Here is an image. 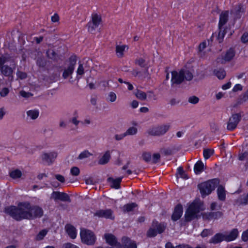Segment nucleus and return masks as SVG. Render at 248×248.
Instances as JSON below:
<instances>
[{"label":"nucleus","instance_id":"1","mask_svg":"<svg viewBox=\"0 0 248 248\" xmlns=\"http://www.w3.org/2000/svg\"><path fill=\"white\" fill-rule=\"evenodd\" d=\"M5 212L17 220L41 217L43 210L38 206L31 207L28 202H20L17 207L11 206L5 209Z\"/></svg>","mask_w":248,"mask_h":248},{"label":"nucleus","instance_id":"2","mask_svg":"<svg viewBox=\"0 0 248 248\" xmlns=\"http://www.w3.org/2000/svg\"><path fill=\"white\" fill-rule=\"evenodd\" d=\"M205 209L203 203L200 200H195L190 203L185 213L186 220L190 221L201 216V212Z\"/></svg>","mask_w":248,"mask_h":248},{"label":"nucleus","instance_id":"3","mask_svg":"<svg viewBox=\"0 0 248 248\" xmlns=\"http://www.w3.org/2000/svg\"><path fill=\"white\" fill-rule=\"evenodd\" d=\"M171 82L172 84H179L184 79L191 80L193 78L191 72L186 68L181 69L179 72L176 71L171 72Z\"/></svg>","mask_w":248,"mask_h":248},{"label":"nucleus","instance_id":"4","mask_svg":"<svg viewBox=\"0 0 248 248\" xmlns=\"http://www.w3.org/2000/svg\"><path fill=\"white\" fill-rule=\"evenodd\" d=\"M217 179H214L203 182L199 185V188L202 197L209 195L219 184Z\"/></svg>","mask_w":248,"mask_h":248},{"label":"nucleus","instance_id":"5","mask_svg":"<svg viewBox=\"0 0 248 248\" xmlns=\"http://www.w3.org/2000/svg\"><path fill=\"white\" fill-rule=\"evenodd\" d=\"M80 235L83 243L92 245L95 243L96 238L93 232L85 229H81Z\"/></svg>","mask_w":248,"mask_h":248},{"label":"nucleus","instance_id":"6","mask_svg":"<svg viewBox=\"0 0 248 248\" xmlns=\"http://www.w3.org/2000/svg\"><path fill=\"white\" fill-rule=\"evenodd\" d=\"M166 226L164 224L158 223L157 221H153L152 226L147 232V235L154 237L158 233H162L165 229Z\"/></svg>","mask_w":248,"mask_h":248},{"label":"nucleus","instance_id":"7","mask_svg":"<svg viewBox=\"0 0 248 248\" xmlns=\"http://www.w3.org/2000/svg\"><path fill=\"white\" fill-rule=\"evenodd\" d=\"M77 60L75 56L71 57L69 61V63L66 67L64 69L62 77L64 78H66L71 76L74 72L75 65L76 64Z\"/></svg>","mask_w":248,"mask_h":248},{"label":"nucleus","instance_id":"8","mask_svg":"<svg viewBox=\"0 0 248 248\" xmlns=\"http://www.w3.org/2000/svg\"><path fill=\"white\" fill-rule=\"evenodd\" d=\"M170 127V125L169 124H163L150 129L149 133L154 136L162 135L169 130Z\"/></svg>","mask_w":248,"mask_h":248},{"label":"nucleus","instance_id":"9","mask_svg":"<svg viewBox=\"0 0 248 248\" xmlns=\"http://www.w3.org/2000/svg\"><path fill=\"white\" fill-rule=\"evenodd\" d=\"M101 22V17L97 14H93L92 15V20L88 24V31L93 32L97 28Z\"/></svg>","mask_w":248,"mask_h":248},{"label":"nucleus","instance_id":"10","mask_svg":"<svg viewBox=\"0 0 248 248\" xmlns=\"http://www.w3.org/2000/svg\"><path fill=\"white\" fill-rule=\"evenodd\" d=\"M235 55L234 51L233 49L230 48L224 54L221 55L217 59L218 62L224 63L230 61L234 57Z\"/></svg>","mask_w":248,"mask_h":248},{"label":"nucleus","instance_id":"11","mask_svg":"<svg viewBox=\"0 0 248 248\" xmlns=\"http://www.w3.org/2000/svg\"><path fill=\"white\" fill-rule=\"evenodd\" d=\"M8 61V58L7 57L3 56L0 58V68H1L2 74L5 76H10L13 72V70L12 68L6 66H2Z\"/></svg>","mask_w":248,"mask_h":248},{"label":"nucleus","instance_id":"12","mask_svg":"<svg viewBox=\"0 0 248 248\" xmlns=\"http://www.w3.org/2000/svg\"><path fill=\"white\" fill-rule=\"evenodd\" d=\"M104 238L107 244L111 246L110 248H118L120 243L117 242L116 237L111 233H106Z\"/></svg>","mask_w":248,"mask_h":248},{"label":"nucleus","instance_id":"13","mask_svg":"<svg viewBox=\"0 0 248 248\" xmlns=\"http://www.w3.org/2000/svg\"><path fill=\"white\" fill-rule=\"evenodd\" d=\"M50 198L56 201L58 200H60L62 202L70 201L69 197L67 194L58 191L53 192L51 194Z\"/></svg>","mask_w":248,"mask_h":248},{"label":"nucleus","instance_id":"14","mask_svg":"<svg viewBox=\"0 0 248 248\" xmlns=\"http://www.w3.org/2000/svg\"><path fill=\"white\" fill-rule=\"evenodd\" d=\"M57 156V153L55 152L49 153H44L42 154L41 157L42 160L45 163L49 164L52 162Z\"/></svg>","mask_w":248,"mask_h":248},{"label":"nucleus","instance_id":"15","mask_svg":"<svg viewBox=\"0 0 248 248\" xmlns=\"http://www.w3.org/2000/svg\"><path fill=\"white\" fill-rule=\"evenodd\" d=\"M240 119V115L238 114L232 115L230 118L227 125V129L232 130L235 129Z\"/></svg>","mask_w":248,"mask_h":248},{"label":"nucleus","instance_id":"16","mask_svg":"<svg viewBox=\"0 0 248 248\" xmlns=\"http://www.w3.org/2000/svg\"><path fill=\"white\" fill-rule=\"evenodd\" d=\"M228 15L229 13L227 11L223 12L220 14L218 28L222 29V27H223L230 29V26L227 24V22L228 20Z\"/></svg>","mask_w":248,"mask_h":248},{"label":"nucleus","instance_id":"17","mask_svg":"<svg viewBox=\"0 0 248 248\" xmlns=\"http://www.w3.org/2000/svg\"><path fill=\"white\" fill-rule=\"evenodd\" d=\"M95 216L99 217H105L106 218H113L112 212L110 210H100L96 211Z\"/></svg>","mask_w":248,"mask_h":248},{"label":"nucleus","instance_id":"18","mask_svg":"<svg viewBox=\"0 0 248 248\" xmlns=\"http://www.w3.org/2000/svg\"><path fill=\"white\" fill-rule=\"evenodd\" d=\"M128 48V46L124 44H120L116 45L115 51L117 56L119 58L123 57Z\"/></svg>","mask_w":248,"mask_h":248},{"label":"nucleus","instance_id":"19","mask_svg":"<svg viewBox=\"0 0 248 248\" xmlns=\"http://www.w3.org/2000/svg\"><path fill=\"white\" fill-rule=\"evenodd\" d=\"M238 233L236 229H233L229 233H224L225 241L230 242L234 240L237 237Z\"/></svg>","mask_w":248,"mask_h":248},{"label":"nucleus","instance_id":"20","mask_svg":"<svg viewBox=\"0 0 248 248\" xmlns=\"http://www.w3.org/2000/svg\"><path fill=\"white\" fill-rule=\"evenodd\" d=\"M183 214V207L181 205H177L172 215V219L173 220H177L179 219Z\"/></svg>","mask_w":248,"mask_h":248},{"label":"nucleus","instance_id":"21","mask_svg":"<svg viewBox=\"0 0 248 248\" xmlns=\"http://www.w3.org/2000/svg\"><path fill=\"white\" fill-rule=\"evenodd\" d=\"M65 229L70 238L75 239L77 237V231L74 226L70 224H67L65 226Z\"/></svg>","mask_w":248,"mask_h":248},{"label":"nucleus","instance_id":"22","mask_svg":"<svg viewBox=\"0 0 248 248\" xmlns=\"http://www.w3.org/2000/svg\"><path fill=\"white\" fill-rule=\"evenodd\" d=\"M136 97L142 100L146 99L147 98L151 99L153 97V93L152 92H148L145 93L143 92L138 91L135 94Z\"/></svg>","mask_w":248,"mask_h":248},{"label":"nucleus","instance_id":"23","mask_svg":"<svg viewBox=\"0 0 248 248\" xmlns=\"http://www.w3.org/2000/svg\"><path fill=\"white\" fill-rule=\"evenodd\" d=\"M9 176L13 179H18L22 175V172L21 170L18 169H14L10 170Z\"/></svg>","mask_w":248,"mask_h":248},{"label":"nucleus","instance_id":"24","mask_svg":"<svg viewBox=\"0 0 248 248\" xmlns=\"http://www.w3.org/2000/svg\"><path fill=\"white\" fill-rule=\"evenodd\" d=\"M222 241H225V237L224 233H217L210 240V243L217 244Z\"/></svg>","mask_w":248,"mask_h":248},{"label":"nucleus","instance_id":"25","mask_svg":"<svg viewBox=\"0 0 248 248\" xmlns=\"http://www.w3.org/2000/svg\"><path fill=\"white\" fill-rule=\"evenodd\" d=\"M217 194L219 200L224 201L225 200L226 191L223 186H220L217 187Z\"/></svg>","mask_w":248,"mask_h":248},{"label":"nucleus","instance_id":"26","mask_svg":"<svg viewBox=\"0 0 248 248\" xmlns=\"http://www.w3.org/2000/svg\"><path fill=\"white\" fill-rule=\"evenodd\" d=\"M108 180L111 184V187L116 189H118L119 188L120 183L122 181V178H118L115 179L112 178H109Z\"/></svg>","mask_w":248,"mask_h":248},{"label":"nucleus","instance_id":"27","mask_svg":"<svg viewBox=\"0 0 248 248\" xmlns=\"http://www.w3.org/2000/svg\"><path fill=\"white\" fill-rule=\"evenodd\" d=\"M222 216V213L220 212L209 213L208 214H203L202 217L203 219H217Z\"/></svg>","mask_w":248,"mask_h":248},{"label":"nucleus","instance_id":"28","mask_svg":"<svg viewBox=\"0 0 248 248\" xmlns=\"http://www.w3.org/2000/svg\"><path fill=\"white\" fill-rule=\"evenodd\" d=\"M110 157V153L109 151L106 152L100 157L98 163L100 164H105L108 162Z\"/></svg>","mask_w":248,"mask_h":248},{"label":"nucleus","instance_id":"29","mask_svg":"<svg viewBox=\"0 0 248 248\" xmlns=\"http://www.w3.org/2000/svg\"><path fill=\"white\" fill-rule=\"evenodd\" d=\"M218 28L219 32L217 37L218 42L221 43V42H222L223 39L227 31V30L229 29L223 27H222V29H221L220 28Z\"/></svg>","mask_w":248,"mask_h":248},{"label":"nucleus","instance_id":"30","mask_svg":"<svg viewBox=\"0 0 248 248\" xmlns=\"http://www.w3.org/2000/svg\"><path fill=\"white\" fill-rule=\"evenodd\" d=\"M204 164L202 161H198L194 165V171L196 174L201 173L203 170Z\"/></svg>","mask_w":248,"mask_h":248},{"label":"nucleus","instance_id":"31","mask_svg":"<svg viewBox=\"0 0 248 248\" xmlns=\"http://www.w3.org/2000/svg\"><path fill=\"white\" fill-rule=\"evenodd\" d=\"M39 112L37 109H32L27 111V115L28 118L31 119H36L39 116Z\"/></svg>","mask_w":248,"mask_h":248},{"label":"nucleus","instance_id":"32","mask_svg":"<svg viewBox=\"0 0 248 248\" xmlns=\"http://www.w3.org/2000/svg\"><path fill=\"white\" fill-rule=\"evenodd\" d=\"M244 12L243 6L239 5L232 10V13L234 14L236 17H239L241 16V14Z\"/></svg>","mask_w":248,"mask_h":248},{"label":"nucleus","instance_id":"33","mask_svg":"<svg viewBox=\"0 0 248 248\" xmlns=\"http://www.w3.org/2000/svg\"><path fill=\"white\" fill-rule=\"evenodd\" d=\"M207 46V43L206 42H203L201 43L199 46V53L201 57H205V51L204 49L206 48Z\"/></svg>","mask_w":248,"mask_h":248},{"label":"nucleus","instance_id":"34","mask_svg":"<svg viewBox=\"0 0 248 248\" xmlns=\"http://www.w3.org/2000/svg\"><path fill=\"white\" fill-rule=\"evenodd\" d=\"M137 128L135 126H132L129 127L127 131L124 133V136L127 135H133L137 133Z\"/></svg>","mask_w":248,"mask_h":248},{"label":"nucleus","instance_id":"35","mask_svg":"<svg viewBox=\"0 0 248 248\" xmlns=\"http://www.w3.org/2000/svg\"><path fill=\"white\" fill-rule=\"evenodd\" d=\"M216 76L220 79H223L226 76V72L223 69H219L215 71Z\"/></svg>","mask_w":248,"mask_h":248},{"label":"nucleus","instance_id":"36","mask_svg":"<svg viewBox=\"0 0 248 248\" xmlns=\"http://www.w3.org/2000/svg\"><path fill=\"white\" fill-rule=\"evenodd\" d=\"M85 69L83 64H80L77 71V78H80L84 74Z\"/></svg>","mask_w":248,"mask_h":248},{"label":"nucleus","instance_id":"37","mask_svg":"<svg viewBox=\"0 0 248 248\" xmlns=\"http://www.w3.org/2000/svg\"><path fill=\"white\" fill-rule=\"evenodd\" d=\"M214 151L213 150L209 149H204L203 150V155L204 158L205 159H208L213 154Z\"/></svg>","mask_w":248,"mask_h":248},{"label":"nucleus","instance_id":"38","mask_svg":"<svg viewBox=\"0 0 248 248\" xmlns=\"http://www.w3.org/2000/svg\"><path fill=\"white\" fill-rule=\"evenodd\" d=\"M177 175L178 177L183 179H186L188 178V177L183 170V169L180 167L177 169Z\"/></svg>","mask_w":248,"mask_h":248},{"label":"nucleus","instance_id":"39","mask_svg":"<svg viewBox=\"0 0 248 248\" xmlns=\"http://www.w3.org/2000/svg\"><path fill=\"white\" fill-rule=\"evenodd\" d=\"M137 205L134 203H131L125 205L124 207V209L125 211L130 212L132 211L133 209L136 207Z\"/></svg>","mask_w":248,"mask_h":248},{"label":"nucleus","instance_id":"40","mask_svg":"<svg viewBox=\"0 0 248 248\" xmlns=\"http://www.w3.org/2000/svg\"><path fill=\"white\" fill-rule=\"evenodd\" d=\"M117 98L116 94L113 92H110L108 96L107 99L111 102H114Z\"/></svg>","mask_w":248,"mask_h":248},{"label":"nucleus","instance_id":"41","mask_svg":"<svg viewBox=\"0 0 248 248\" xmlns=\"http://www.w3.org/2000/svg\"><path fill=\"white\" fill-rule=\"evenodd\" d=\"M79 172V169L77 167H74L71 169L70 173L72 175L78 176Z\"/></svg>","mask_w":248,"mask_h":248},{"label":"nucleus","instance_id":"42","mask_svg":"<svg viewBox=\"0 0 248 248\" xmlns=\"http://www.w3.org/2000/svg\"><path fill=\"white\" fill-rule=\"evenodd\" d=\"M91 155V154L88 151H84L79 155L78 158L79 159H83L86 157H88Z\"/></svg>","mask_w":248,"mask_h":248},{"label":"nucleus","instance_id":"43","mask_svg":"<svg viewBox=\"0 0 248 248\" xmlns=\"http://www.w3.org/2000/svg\"><path fill=\"white\" fill-rule=\"evenodd\" d=\"M47 231L46 230H44L41 231L37 235L36 239L37 240H41L42 239L44 236L46 234Z\"/></svg>","mask_w":248,"mask_h":248},{"label":"nucleus","instance_id":"44","mask_svg":"<svg viewBox=\"0 0 248 248\" xmlns=\"http://www.w3.org/2000/svg\"><path fill=\"white\" fill-rule=\"evenodd\" d=\"M199 99L198 97L195 96H192L189 97L188 102L190 103L195 104L198 103Z\"/></svg>","mask_w":248,"mask_h":248},{"label":"nucleus","instance_id":"45","mask_svg":"<svg viewBox=\"0 0 248 248\" xmlns=\"http://www.w3.org/2000/svg\"><path fill=\"white\" fill-rule=\"evenodd\" d=\"M238 202L241 204L248 203V194L247 196L240 198L238 200Z\"/></svg>","mask_w":248,"mask_h":248},{"label":"nucleus","instance_id":"46","mask_svg":"<svg viewBox=\"0 0 248 248\" xmlns=\"http://www.w3.org/2000/svg\"><path fill=\"white\" fill-rule=\"evenodd\" d=\"M238 158L240 160H245L248 159V152H245L244 153L239 154Z\"/></svg>","mask_w":248,"mask_h":248},{"label":"nucleus","instance_id":"47","mask_svg":"<svg viewBox=\"0 0 248 248\" xmlns=\"http://www.w3.org/2000/svg\"><path fill=\"white\" fill-rule=\"evenodd\" d=\"M60 20V17L59 15L55 13L51 17V20L53 23L59 22Z\"/></svg>","mask_w":248,"mask_h":248},{"label":"nucleus","instance_id":"48","mask_svg":"<svg viewBox=\"0 0 248 248\" xmlns=\"http://www.w3.org/2000/svg\"><path fill=\"white\" fill-rule=\"evenodd\" d=\"M212 233V231L210 230L205 229L201 233L202 237H206Z\"/></svg>","mask_w":248,"mask_h":248},{"label":"nucleus","instance_id":"49","mask_svg":"<svg viewBox=\"0 0 248 248\" xmlns=\"http://www.w3.org/2000/svg\"><path fill=\"white\" fill-rule=\"evenodd\" d=\"M241 41L243 43H247L248 42V32H245L241 37Z\"/></svg>","mask_w":248,"mask_h":248},{"label":"nucleus","instance_id":"50","mask_svg":"<svg viewBox=\"0 0 248 248\" xmlns=\"http://www.w3.org/2000/svg\"><path fill=\"white\" fill-rule=\"evenodd\" d=\"M143 158L146 161H149L151 160V155L150 153H145L143 154Z\"/></svg>","mask_w":248,"mask_h":248},{"label":"nucleus","instance_id":"51","mask_svg":"<svg viewBox=\"0 0 248 248\" xmlns=\"http://www.w3.org/2000/svg\"><path fill=\"white\" fill-rule=\"evenodd\" d=\"M242 90V86L240 84H237L235 85L232 89V91L234 92H236L238 91H241Z\"/></svg>","mask_w":248,"mask_h":248},{"label":"nucleus","instance_id":"52","mask_svg":"<svg viewBox=\"0 0 248 248\" xmlns=\"http://www.w3.org/2000/svg\"><path fill=\"white\" fill-rule=\"evenodd\" d=\"M231 86H232V83L230 81H229L227 83L223 84L221 88L223 90H226L230 89L231 87Z\"/></svg>","mask_w":248,"mask_h":248},{"label":"nucleus","instance_id":"53","mask_svg":"<svg viewBox=\"0 0 248 248\" xmlns=\"http://www.w3.org/2000/svg\"><path fill=\"white\" fill-rule=\"evenodd\" d=\"M242 239L244 241H247L248 240V230L243 232Z\"/></svg>","mask_w":248,"mask_h":248},{"label":"nucleus","instance_id":"54","mask_svg":"<svg viewBox=\"0 0 248 248\" xmlns=\"http://www.w3.org/2000/svg\"><path fill=\"white\" fill-rule=\"evenodd\" d=\"M8 93L9 90L8 89V88H4L2 89V90L0 92V94L1 96L4 97L8 94Z\"/></svg>","mask_w":248,"mask_h":248},{"label":"nucleus","instance_id":"55","mask_svg":"<svg viewBox=\"0 0 248 248\" xmlns=\"http://www.w3.org/2000/svg\"><path fill=\"white\" fill-rule=\"evenodd\" d=\"M47 56L51 58L54 59L55 58V53L53 50H49L47 51Z\"/></svg>","mask_w":248,"mask_h":248},{"label":"nucleus","instance_id":"56","mask_svg":"<svg viewBox=\"0 0 248 248\" xmlns=\"http://www.w3.org/2000/svg\"><path fill=\"white\" fill-rule=\"evenodd\" d=\"M17 77L20 79H24L26 78L27 75L25 73L18 72L17 73Z\"/></svg>","mask_w":248,"mask_h":248},{"label":"nucleus","instance_id":"57","mask_svg":"<svg viewBox=\"0 0 248 248\" xmlns=\"http://www.w3.org/2000/svg\"><path fill=\"white\" fill-rule=\"evenodd\" d=\"M63 247V248H79L77 246L69 243L65 244Z\"/></svg>","mask_w":248,"mask_h":248},{"label":"nucleus","instance_id":"58","mask_svg":"<svg viewBox=\"0 0 248 248\" xmlns=\"http://www.w3.org/2000/svg\"><path fill=\"white\" fill-rule=\"evenodd\" d=\"M20 94L23 97H25V98H28V97H30L31 96V93H29L26 92L24 91H21L20 92Z\"/></svg>","mask_w":248,"mask_h":248},{"label":"nucleus","instance_id":"59","mask_svg":"<svg viewBox=\"0 0 248 248\" xmlns=\"http://www.w3.org/2000/svg\"><path fill=\"white\" fill-rule=\"evenodd\" d=\"M136 62L140 66H143L144 65L145 61L143 59L140 58Z\"/></svg>","mask_w":248,"mask_h":248},{"label":"nucleus","instance_id":"60","mask_svg":"<svg viewBox=\"0 0 248 248\" xmlns=\"http://www.w3.org/2000/svg\"><path fill=\"white\" fill-rule=\"evenodd\" d=\"M224 95V93L221 92H218L216 94V98L217 100H219Z\"/></svg>","mask_w":248,"mask_h":248},{"label":"nucleus","instance_id":"61","mask_svg":"<svg viewBox=\"0 0 248 248\" xmlns=\"http://www.w3.org/2000/svg\"><path fill=\"white\" fill-rule=\"evenodd\" d=\"M5 114V109L3 108H0V120H1Z\"/></svg>","mask_w":248,"mask_h":248},{"label":"nucleus","instance_id":"62","mask_svg":"<svg viewBox=\"0 0 248 248\" xmlns=\"http://www.w3.org/2000/svg\"><path fill=\"white\" fill-rule=\"evenodd\" d=\"M56 178L61 182H63L64 181V178L63 176L61 175H56Z\"/></svg>","mask_w":248,"mask_h":248},{"label":"nucleus","instance_id":"63","mask_svg":"<svg viewBox=\"0 0 248 248\" xmlns=\"http://www.w3.org/2000/svg\"><path fill=\"white\" fill-rule=\"evenodd\" d=\"M131 107L134 108H137L139 106V103L137 101L134 100L131 102Z\"/></svg>","mask_w":248,"mask_h":248},{"label":"nucleus","instance_id":"64","mask_svg":"<svg viewBox=\"0 0 248 248\" xmlns=\"http://www.w3.org/2000/svg\"><path fill=\"white\" fill-rule=\"evenodd\" d=\"M160 158V155L159 154H155L153 155V159L154 162L157 161Z\"/></svg>","mask_w":248,"mask_h":248}]
</instances>
